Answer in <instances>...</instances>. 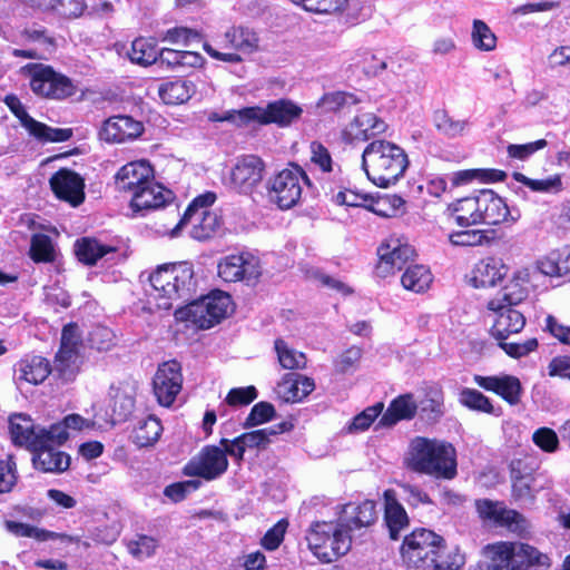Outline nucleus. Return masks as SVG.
Listing matches in <instances>:
<instances>
[{
    "mask_svg": "<svg viewBox=\"0 0 570 570\" xmlns=\"http://www.w3.org/2000/svg\"><path fill=\"white\" fill-rule=\"evenodd\" d=\"M562 217L564 218V220L570 223V204L567 207H564Z\"/></svg>",
    "mask_w": 570,
    "mask_h": 570,
    "instance_id": "nucleus-47",
    "label": "nucleus"
},
{
    "mask_svg": "<svg viewBox=\"0 0 570 570\" xmlns=\"http://www.w3.org/2000/svg\"><path fill=\"white\" fill-rule=\"evenodd\" d=\"M203 48L214 59L222 60V61L229 62V63H238L242 61V57L238 53L220 52L207 42H205L203 45Z\"/></svg>",
    "mask_w": 570,
    "mask_h": 570,
    "instance_id": "nucleus-34",
    "label": "nucleus"
},
{
    "mask_svg": "<svg viewBox=\"0 0 570 570\" xmlns=\"http://www.w3.org/2000/svg\"><path fill=\"white\" fill-rule=\"evenodd\" d=\"M367 199L366 195H362L353 190L338 191L335 196L336 204L351 207L365 206Z\"/></svg>",
    "mask_w": 570,
    "mask_h": 570,
    "instance_id": "nucleus-31",
    "label": "nucleus"
},
{
    "mask_svg": "<svg viewBox=\"0 0 570 570\" xmlns=\"http://www.w3.org/2000/svg\"><path fill=\"white\" fill-rule=\"evenodd\" d=\"M85 8L83 0H48L45 9L53 10L63 18L75 19L82 14Z\"/></svg>",
    "mask_w": 570,
    "mask_h": 570,
    "instance_id": "nucleus-21",
    "label": "nucleus"
},
{
    "mask_svg": "<svg viewBox=\"0 0 570 570\" xmlns=\"http://www.w3.org/2000/svg\"><path fill=\"white\" fill-rule=\"evenodd\" d=\"M57 237L59 233L56 228H45L32 235L30 249H55Z\"/></svg>",
    "mask_w": 570,
    "mask_h": 570,
    "instance_id": "nucleus-28",
    "label": "nucleus"
},
{
    "mask_svg": "<svg viewBox=\"0 0 570 570\" xmlns=\"http://www.w3.org/2000/svg\"><path fill=\"white\" fill-rule=\"evenodd\" d=\"M128 57L132 63L139 66H150L158 61V48L156 41L151 38L139 37L131 42Z\"/></svg>",
    "mask_w": 570,
    "mask_h": 570,
    "instance_id": "nucleus-16",
    "label": "nucleus"
},
{
    "mask_svg": "<svg viewBox=\"0 0 570 570\" xmlns=\"http://www.w3.org/2000/svg\"><path fill=\"white\" fill-rule=\"evenodd\" d=\"M265 163L256 155L237 158L230 170V185L240 194H250L263 180Z\"/></svg>",
    "mask_w": 570,
    "mask_h": 570,
    "instance_id": "nucleus-5",
    "label": "nucleus"
},
{
    "mask_svg": "<svg viewBox=\"0 0 570 570\" xmlns=\"http://www.w3.org/2000/svg\"><path fill=\"white\" fill-rule=\"evenodd\" d=\"M73 249H117V247L105 244L99 237L83 236L75 240Z\"/></svg>",
    "mask_w": 570,
    "mask_h": 570,
    "instance_id": "nucleus-32",
    "label": "nucleus"
},
{
    "mask_svg": "<svg viewBox=\"0 0 570 570\" xmlns=\"http://www.w3.org/2000/svg\"><path fill=\"white\" fill-rule=\"evenodd\" d=\"M409 166L405 150L385 139L371 141L362 154V167L377 187L387 188L403 177Z\"/></svg>",
    "mask_w": 570,
    "mask_h": 570,
    "instance_id": "nucleus-1",
    "label": "nucleus"
},
{
    "mask_svg": "<svg viewBox=\"0 0 570 570\" xmlns=\"http://www.w3.org/2000/svg\"><path fill=\"white\" fill-rule=\"evenodd\" d=\"M29 134L41 141L62 142L71 138L72 130L70 128H51L36 120Z\"/></svg>",
    "mask_w": 570,
    "mask_h": 570,
    "instance_id": "nucleus-20",
    "label": "nucleus"
},
{
    "mask_svg": "<svg viewBox=\"0 0 570 570\" xmlns=\"http://www.w3.org/2000/svg\"><path fill=\"white\" fill-rule=\"evenodd\" d=\"M24 71L30 78V88L37 96L61 100L77 92L73 81L63 73L55 71L51 66L28 63Z\"/></svg>",
    "mask_w": 570,
    "mask_h": 570,
    "instance_id": "nucleus-4",
    "label": "nucleus"
},
{
    "mask_svg": "<svg viewBox=\"0 0 570 570\" xmlns=\"http://www.w3.org/2000/svg\"><path fill=\"white\" fill-rule=\"evenodd\" d=\"M173 197V193L155 181V177L138 191L131 195L130 207L134 212H142L163 207Z\"/></svg>",
    "mask_w": 570,
    "mask_h": 570,
    "instance_id": "nucleus-11",
    "label": "nucleus"
},
{
    "mask_svg": "<svg viewBox=\"0 0 570 570\" xmlns=\"http://www.w3.org/2000/svg\"><path fill=\"white\" fill-rule=\"evenodd\" d=\"M292 2L298 4L299 0H291Z\"/></svg>",
    "mask_w": 570,
    "mask_h": 570,
    "instance_id": "nucleus-50",
    "label": "nucleus"
},
{
    "mask_svg": "<svg viewBox=\"0 0 570 570\" xmlns=\"http://www.w3.org/2000/svg\"><path fill=\"white\" fill-rule=\"evenodd\" d=\"M24 36L31 41H40L50 47H55L53 38L47 36L45 29H27L24 30Z\"/></svg>",
    "mask_w": 570,
    "mask_h": 570,
    "instance_id": "nucleus-39",
    "label": "nucleus"
},
{
    "mask_svg": "<svg viewBox=\"0 0 570 570\" xmlns=\"http://www.w3.org/2000/svg\"><path fill=\"white\" fill-rule=\"evenodd\" d=\"M179 68L180 67H198L203 63V57L196 52L190 50H180L179 58Z\"/></svg>",
    "mask_w": 570,
    "mask_h": 570,
    "instance_id": "nucleus-38",
    "label": "nucleus"
},
{
    "mask_svg": "<svg viewBox=\"0 0 570 570\" xmlns=\"http://www.w3.org/2000/svg\"><path fill=\"white\" fill-rule=\"evenodd\" d=\"M302 108L291 100L279 99L266 107L254 106V124L288 126L302 115Z\"/></svg>",
    "mask_w": 570,
    "mask_h": 570,
    "instance_id": "nucleus-7",
    "label": "nucleus"
},
{
    "mask_svg": "<svg viewBox=\"0 0 570 570\" xmlns=\"http://www.w3.org/2000/svg\"><path fill=\"white\" fill-rule=\"evenodd\" d=\"M472 43L481 51H492L497 47V37L482 20L475 19L472 27Z\"/></svg>",
    "mask_w": 570,
    "mask_h": 570,
    "instance_id": "nucleus-19",
    "label": "nucleus"
},
{
    "mask_svg": "<svg viewBox=\"0 0 570 570\" xmlns=\"http://www.w3.org/2000/svg\"><path fill=\"white\" fill-rule=\"evenodd\" d=\"M195 94V85L188 80L177 79L161 83L158 88L160 99L167 105H179L188 101Z\"/></svg>",
    "mask_w": 570,
    "mask_h": 570,
    "instance_id": "nucleus-15",
    "label": "nucleus"
},
{
    "mask_svg": "<svg viewBox=\"0 0 570 570\" xmlns=\"http://www.w3.org/2000/svg\"><path fill=\"white\" fill-rule=\"evenodd\" d=\"M561 185V178L556 175L544 179H531L529 188L533 191L550 193L560 190Z\"/></svg>",
    "mask_w": 570,
    "mask_h": 570,
    "instance_id": "nucleus-30",
    "label": "nucleus"
},
{
    "mask_svg": "<svg viewBox=\"0 0 570 570\" xmlns=\"http://www.w3.org/2000/svg\"><path fill=\"white\" fill-rule=\"evenodd\" d=\"M158 61L161 65H166L170 68H179L180 50L170 48H163L158 50Z\"/></svg>",
    "mask_w": 570,
    "mask_h": 570,
    "instance_id": "nucleus-35",
    "label": "nucleus"
},
{
    "mask_svg": "<svg viewBox=\"0 0 570 570\" xmlns=\"http://www.w3.org/2000/svg\"><path fill=\"white\" fill-rule=\"evenodd\" d=\"M4 102L11 112L20 120L22 127H24L29 132L31 127L35 125L36 119L29 116L19 98L14 95H8L4 98Z\"/></svg>",
    "mask_w": 570,
    "mask_h": 570,
    "instance_id": "nucleus-27",
    "label": "nucleus"
},
{
    "mask_svg": "<svg viewBox=\"0 0 570 570\" xmlns=\"http://www.w3.org/2000/svg\"><path fill=\"white\" fill-rule=\"evenodd\" d=\"M220 47L242 52H252L258 47L257 35L245 27H230L219 41Z\"/></svg>",
    "mask_w": 570,
    "mask_h": 570,
    "instance_id": "nucleus-14",
    "label": "nucleus"
},
{
    "mask_svg": "<svg viewBox=\"0 0 570 570\" xmlns=\"http://www.w3.org/2000/svg\"><path fill=\"white\" fill-rule=\"evenodd\" d=\"M144 132V125L131 116H111L102 122L99 138L109 144H122L138 138Z\"/></svg>",
    "mask_w": 570,
    "mask_h": 570,
    "instance_id": "nucleus-6",
    "label": "nucleus"
},
{
    "mask_svg": "<svg viewBox=\"0 0 570 570\" xmlns=\"http://www.w3.org/2000/svg\"><path fill=\"white\" fill-rule=\"evenodd\" d=\"M547 145H548V142L546 139H539V140L531 141L528 144H522V145L511 144L508 146L507 151H508L509 157L524 160V159L529 158L531 155H533L534 153H537L538 150L546 148Z\"/></svg>",
    "mask_w": 570,
    "mask_h": 570,
    "instance_id": "nucleus-26",
    "label": "nucleus"
},
{
    "mask_svg": "<svg viewBox=\"0 0 570 570\" xmlns=\"http://www.w3.org/2000/svg\"><path fill=\"white\" fill-rule=\"evenodd\" d=\"M446 189V180L442 177L432 179L429 184L428 190L432 196L440 197Z\"/></svg>",
    "mask_w": 570,
    "mask_h": 570,
    "instance_id": "nucleus-40",
    "label": "nucleus"
},
{
    "mask_svg": "<svg viewBox=\"0 0 570 570\" xmlns=\"http://www.w3.org/2000/svg\"><path fill=\"white\" fill-rule=\"evenodd\" d=\"M449 209L455 223L460 226H470L481 223L480 191L455 200L450 204Z\"/></svg>",
    "mask_w": 570,
    "mask_h": 570,
    "instance_id": "nucleus-13",
    "label": "nucleus"
},
{
    "mask_svg": "<svg viewBox=\"0 0 570 570\" xmlns=\"http://www.w3.org/2000/svg\"><path fill=\"white\" fill-rule=\"evenodd\" d=\"M513 178L514 180H517L518 183H521L523 184L524 186L529 187V184H530V180L531 178L527 177L525 175H523L522 173H513Z\"/></svg>",
    "mask_w": 570,
    "mask_h": 570,
    "instance_id": "nucleus-45",
    "label": "nucleus"
},
{
    "mask_svg": "<svg viewBox=\"0 0 570 570\" xmlns=\"http://www.w3.org/2000/svg\"><path fill=\"white\" fill-rule=\"evenodd\" d=\"M552 68L570 67V46L556 48L548 57Z\"/></svg>",
    "mask_w": 570,
    "mask_h": 570,
    "instance_id": "nucleus-33",
    "label": "nucleus"
},
{
    "mask_svg": "<svg viewBox=\"0 0 570 570\" xmlns=\"http://www.w3.org/2000/svg\"><path fill=\"white\" fill-rule=\"evenodd\" d=\"M180 3L183 4H187V3H190L193 0H178Z\"/></svg>",
    "mask_w": 570,
    "mask_h": 570,
    "instance_id": "nucleus-49",
    "label": "nucleus"
},
{
    "mask_svg": "<svg viewBox=\"0 0 570 570\" xmlns=\"http://www.w3.org/2000/svg\"><path fill=\"white\" fill-rule=\"evenodd\" d=\"M216 199L214 191H205L195 197L173 228L171 236H177L179 230L187 226H189V236L197 242H206L218 236L223 220L215 210L210 209Z\"/></svg>",
    "mask_w": 570,
    "mask_h": 570,
    "instance_id": "nucleus-2",
    "label": "nucleus"
},
{
    "mask_svg": "<svg viewBox=\"0 0 570 570\" xmlns=\"http://www.w3.org/2000/svg\"><path fill=\"white\" fill-rule=\"evenodd\" d=\"M360 99L355 95L344 91L330 92L324 95L321 99V105L331 111L338 110L344 106L356 105Z\"/></svg>",
    "mask_w": 570,
    "mask_h": 570,
    "instance_id": "nucleus-24",
    "label": "nucleus"
},
{
    "mask_svg": "<svg viewBox=\"0 0 570 570\" xmlns=\"http://www.w3.org/2000/svg\"><path fill=\"white\" fill-rule=\"evenodd\" d=\"M481 223L497 225L507 220L510 212L505 202L491 189L480 190Z\"/></svg>",
    "mask_w": 570,
    "mask_h": 570,
    "instance_id": "nucleus-12",
    "label": "nucleus"
},
{
    "mask_svg": "<svg viewBox=\"0 0 570 570\" xmlns=\"http://www.w3.org/2000/svg\"><path fill=\"white\" fill-rule=\"evenodd\" d=\"M550 8H551V6L548 3H530V4H527L522 8H520V11L523 13H528V12H535V11H544Z\"/></svg>",
    "mask_w": 570,
    "mask_h": 570,
    "instance_id": "nucleus-42",
    "label": "nucleus"
},
{
    "mask_svg": "<svg viewBox=\"0 0 570 570\" xmlns=\"http://www.w3.org/2000/svg\"><path fill=\"white\" fill-rule=\"evenodd\" d=\"M436 129L449 138L463 136L470 128L468 118H455L445 110H438L434 114Z\"/></svg>",
    "mask_w": 570,
    "mask_h": 570,
    "instance_id": "nucleus-17",
    "label": "nucleus"
},
{
    "mask_svg": "<svg viewBox=\"0 0 570 570\" xmlns=\"http://www.w3.org/2000/svg\"><path fill=\"white\" fill-rule=\"evenodd\" d=\"M311 148V161L318 166L323 171L332 170V157L326 147L318 141H313Z\"/></svg>",
    "mask_w": 570,
    "mask_h": 570,
    "instance_id": "nucleus-29",
    "label": "nucleus"
},
{
    "mask_svg": "<svg viewBox=\"0 0 570 570\" xmlns=\"http://www.w3.org/2000/svg\"><path fill=\"white\" fill-rule=\"evenodd\" d=\"M386 67H387L386 62H385V61H381V62H380V65H379V67L376 68V71H375V72H377V71H382V70H385V69H386Z\"/></svg>",
    "mask_w": 570,
    "mask_h": 570,
    "instance_id": "nucleus-48",
    "label": "nucleus"
},
{
    "mask_svg": "<svg viewBox=\"0 0 570 570\" xmlns=\"http://www.w3.org/2000/svg\"><path fill=\"white\" fill-rule=\"evenodd\" d=\"M303 184L311 186L307 174L298 165H292L268 180V199L279 209H291L302 198Z\"/></svg>",
    "mask_w": 570,
    "mask_h": 570,
    "instance_id": "nucleus-3",
    "label": "nucleus"
},
{
    "mask_svg": "<svg viewBox=\"0 0 570 570\" xmlns=\"http://www.w3.org/2000/svg\"><path fill=\"white\" fill-rule=\"evenodd\" d=\"M495 232L481 229H466L450 235L453 246L472 247L482 245H494Z\"/></svg>",
    "mask_w": 570,
    "mask_h": 570,
    "instance_id": "nucleus-18",
    "label": "nucleus"
},
{
    "mask_svg": "<svg viewBox=\"0 0 570 570\" xmlns=\"http://www.w3.org/2000/svg\"><path fill=\"white\" fill-rule=\"evenodd\" d=\"M210 119L214 121H227L237 127H246L254 124V107L232 109L222 115L214 114Z\"/></svg>",
    "mask_w": 570,
    "mask_h": 570,
    "instance_id": "nucleus-22",
    "label": "nucleus"
},
{
    "mask_svg": "<svg viewBox=\"0 0 570 570\" xmlns=\"http://www.w3.org/2000/svg\"><path fill=\"white\" fill-rule=\"evenodd\" d=\"M306 11L330 14L344 9L346 0H299Z\"/></svg>",
    "mask_w": 570,
    "mask_h": 570,
    "instance_id": "nucleus-23",
    "label": "nucleus"
},
{
    "mask_svg": "<svg viewBox=\"0 0 570 570\" xmlns=\"http://www.w3.org/2000/svg\"><path fill=\"white\" fill-rule=\"evenodd\" d=\"M391 204L393 205V207L395 209H397V208H400L401 206L404 205V200L400 196H393L392 200H391Z\"/></svg>",
    "mask_w": 570,
    "mask_h": 570,
    "instance_id": "nucleus-46",
    "label": "nucleus"
},
{
    "mask_svg": "<svg viewBox=\"0 0 570 570\" xmlns=\"http://www.w3.org/2000/svg\"><path fill=\"white\" fill-rule=\"evenodd\" d=\"M476 176H478L476 170H461L453 175L452 184L454 186H459V185L465 184L468 181H471Z\"/></svg>",
    "mask_w": 570,
    "mask_h": 570,
    "instance_id": "nucleus-41",
    "label": "nucleus"
},
{
    "mask_svg": "<svg viewBox=\"0 0 570 570\" xmlns=\"http://www.w3.org/2000/svg\"><path fill=\"white\" fill-rule=\"evenodd\" d=\"M409 247V239L402 234H392L385 238L377 249H405Z\"/></svg>",
    "mask_w": 570,
    "mask_h": 570,
    "instance_id": "nucleus-36",
    "label": "nucleus"
},
{
    "mask_svg": "<svg viewBox=\"0 0 570 570\" xmlns=\"http://www.w3.org/2000/svg\"><path fill=\"white\" fill-rule=\"evenodd\" d=\"M23 3L33 8H46L48 0H21Z\"/></svg>",
    "mask_w": 570,
    "mask_h": 570,
    "instance_id": "nucleus-44",
    "label": "nucleus"
},
{
    "mask_svg": "<svg viewBox=\"0 0 570 570\" xmlns=\"http://www.w3.org/2000/svg\"><path fill=\"white\" fill-rule=\"evenodd\" d=\"M13 56L14 57H20V58H36V52L32 51V50H21V49H14L13 50Z\"/></svg>",
    "mask_w": 570,
    "mask_h": 570,
    "instance_id": "nucleus-43",
    "label": "nucleus"
},
{
    "mask_svg": "<svg viewBox=\"0 0 570 570\" xmlns=\"http://www.w3.org/2000/svg\"><path fill=\"white\" fill-rule=\"evenodd\" d=\"M385 121L373 112H362L343 130V139L346 142L366 141L386 130Z\"/></svg>",
    "mask_w": 570,
    "mask_h": 570,
    "instance_id": "nucleus-10",
    "label": "nucleus"
},
{
    "mask_svg": "<svg viewBox=\"0 0 570 570\" xmlns=\"http://www.w3.org/2000/svg\"><path fill=\"white\" fill-rule=\"evenodd\" d=\"M455 49V41L451 37H440L434 40L432 51L435 55H448Z\"/></svg>",
    "mask_w": 570,
    "mask_h": 570,
    "instance_id": "nucleus-37",
    "label": "nucleus"
},
{
    "mask_svg": "<svg viewBox=\"0 0 570 570\" xmlns=\"http://www.w3.org/2000/svg\"><path fill=\"white\" fill-rule=\"evenodd\" d=\"M49 183L53 194L73 207L85 200V181L79 174L62 168L51 176Z\"/></svg>",
    "mask_w": 570,
    "mask_h": 570,
    "instance_id": "nucleus-8",
    "label": "nucleus"
},
{
    "mask_svg": "<svg viewBox=\"0 0 570 570\" xmlns=\"http://www.w3.org/2000/svg\"><path fill=\"white\" fill-rule=\"evenodd\" d=\"M199 38V33L196 30L185 28V27H176L168 29L161 40L170 42L173 45H178L183 47H188L190 42L195 39Z\"/></svg>",
    "mask_w": 570,
    "mask_h": 570,
    "instance_id": "nucleus-25",
    "label": "nucleus"
},
{
    "mask_svg": "<svg viewBox=\"0 0 570 570\" xmlns=\"http://www.w3.org/2000/svg\"><path fill=\"white\" fill-rule=\"evenodd\" d=\"M154 178V169L146 160L124 165L115 175V186L119 191L131 195Z\"/></svg>",
    "mask_w": 570,
    "mask_h": 570,
    "instance_id": "nucleus-9",
    "label": "nucleus"
}]
</instances>
